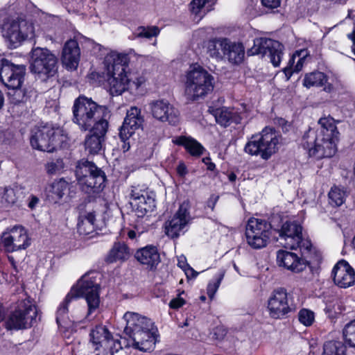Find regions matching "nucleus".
Returning <instances> with one entry per match:
<instances>
[{
  "label": "nucleus",
  "mask_w": 355,
  "mask_h": 355,
  "mask_svg": "<svg viewBox=\"0 0 355 355\" xmlns=\"http://www.w3.org/2000/svg\"><path fill=\"white\" fill-rule=\"evenodd\" d=\"M99 289L98 284L92 277L87 275L83 276L59 305L56 313L58 324L67 326L71 320L73 322L82 321L81 316L74 310L71 312V318L68 315L69 306L80 297H84L87 304L88 310L85 318H88L95 313L98 309L101 303Z\"/></svg>",
  "instance_id": "1"
},
{
  "label": "nucleus",
  "mask_w": 355,
  "mask_h": 355,
  "mask_svg": "<svg viewBox=\"0 0 355 355\" xmlns=\"http://www.w3.org/2000/svg\"><path fill=\"white\" fill-rule=\"evenodd\" d=\"M109 77L107 82L112 95H120L126 90L138 89L144 85L146 78L139 71H128V54L116 51L110 52L105 57Z\"/></svg>",
  "instance_id": "2"
},
{
  "label": "nucleus",
  "mask_w": 355,
  "mask_h": 355,
  "mask_svg": "<svg viewBox=\"0 0 355 355\" xmlns=\"http://www.w3.org/2000/svg\"><path fill=\"white\" fill-rule=\"evenodd\" d=\"M317 131L309 130L302 138V146L310 156L330 157L336 151L339 132L332 118H321Z\"/></svg>",
  "instance_id": "3"
},
{
  "label": "nucleus",
  "mask_w": 355,
  "mask_h": 355,
  "mask_svg": "<svg viewBox=\"0 0 355 355\" xmlns=\"http://www.w3.org/2000/svg\"><path fill=\"white\" fill-rule=\"evenodd\" d=\"M123 319L126 322L124 332L131 339V345L141 352L152 351L157 337L152 321L134 312H126Z\"/></svg>",
  "instance_id": "4"
},
{
  "label": "nucleus",
  "mask_w": 355,
  "mask_h": 355,
  "mask_svg": "<svg viewBox=\"0 0 355 355\" xmlns=\"http://www.w3.org/2000/svg\"><path fill=\"white\" fill-rule=\"evenodd\" d=\"M184 83L185 95L191 101L205 98L214 87L213 76L198 64L191 65L186 71Z\"/></svg>",
  "instance_id": "5"
},
{
  "label": "nucleus",
  "mask_w": 355,
  "mask_h": 355,
  "mask_svg": "<svg viewBox=\"0 0 355 355\" xmlns=\"http://www.w3.org/2000/svg\"><path fill=\"white\" fill-rule=\"evenodd\" d=\"M73 121L84 131L94 126L100 119H106L108 115L107 108L97 105L96 102L85 96L78 97L73 107Z\"/></svg>",
  "instance_id": "6"
},
{
  "label": "nucleus",
  "mask_w": 355,
  "mask_h": 355,
  "mask_svg": "<svg viewBox=\"0 0 355 355\" xmlns=\"http://www.w3.org/2000/svg\"><path fill=\"white\" fill-rule=\"evenodd\" d=\"M67 141V135L63 129L51 124L34 128L30 137L31 145L33 148L49 153L63 147Z\"/></svg>",
  "instance_id": "7"
},
{
  "label": "nucleus",
  "mask_w": 355,
  "mask_h": 355,
  "mask_svg": "<svg viewBox=\"0 0 355 355\" xmlns=\"http://www.w3.org/2000/svg\"><path fill=\"white\" fill-rule=\"evenodd\" d=\"M281 136L275 130L264 128L259 135H252L244 147V151L252 156L259 155L268 160L279 150Z\"/></svg>",
  "instance_id": "8"
},
{
  "label": "nucleus",
  "mask_w": 355,
  "mask_h": 355,
  "mask_svg": "<svg viewBox=\"0 0 355 355\" xmlns=\"http://www.w3.org/2000/svg\"><path fill=\"white\" fill-rule=\"evenodd\" d=\"M76 176L81 189L85 193L98 192L104 187V172L89 161L81 160L78 162Z\"/></svg>",
  "instance_id": "9"
},
{
  "label": "nucleus",
  "mask_w": 355,
  "mask_h": 355,
  "mask_svg": "<svg viewBox=\"0 0 355 355\" xmlns=\"http://www.w3.org/2000/svg\"><path fill=\"white\" fill-rule=\"evenodd\" d=\"M58 59L47 49L35 48L32 50L30 69L35 78L45 81L57 72Z\"/></svg>",
  "instance_id": "10"
},
{
  "label": "nucleus",
  "mask_w": 355,
  "mask_h": 355,
  "mask_svg": "<svg viewBox=\"0 0 355 355\" xmlns=\"http://www.w3.org/2000/svg\"><path fill=\"white\" fill-rule=\"evenodd\" d=\"M3 36L9 42L11 48H16L26 40L35 36V27L26 20L9 21L3 25Z\"/></svg>",
  "instance_id": "11"
},
{
  "label": "nucleus",
  "mask_w": 355,
  "mask_h": 355,
  "mask_svg": "<svg viewBox=\"0 0 355 355\" xmlns=\"http://www.w3.org/2000/svg\"><path fill=\"white\" fill-rule=\"evenodd\" d=\"M135 216L143 218L148 216L155 208V194L147 188L132 187L130 201Z\"/></svg>",
  "instance_id": "12"
},
{
  "label": "nucleus",
  "mask_w": 355,
  "mask_h": 355,
  "mask_svg": "<svg viewBox=\"0 0 355 355\" xmlns=\"http://www.w3.org/2000/svg\"><path fill=\"white\" fill-rule=\"evenodd\" d=\"M271 225L265 220L250 218L245 230L248 244L254 249H261L267 245L271 236Z\"/></svg>",
  "instance_id": "13"
},
{
  "label": "nucleus",
  "mask_w": 355,
  "mask_h": 355,
  "mask_svg": "<svg viewBox=\"0 0 355 355\" xmlns=\"http://www.w3.org/2000/svg\"><path fill=\"white\" fill-rule=\"evenodd\" d=\"M1 243L7 252L24 250L31 244L28 231L21 225H16L2 233Z\"/></svg>",
  "instance_id": "14"
},
{
  "label": "nucleus",
  "mask_w": 355,
  "mask_h": 355,
  "mask_svg": "<svg viewBox=\"0 0 355 355\" xmlns=\"http://www.w3.org/2000/svg\"><path fill=\"white\" fill-rule=\"evenodd\" d=\"M284 46L278 41L259 37L254 40V44L249 50L251 55H261L270 59L274 67H278L283 57Z\"/></svg>",
  "instance_id": "15"
},
{
  "label": "nucleus",
  "mask_w": 355,
  "mask_h": 355,
  "mask_svg": "<svg viewBox=\"0 0 355 355\" xmlns=\"http://www.w3.org/2000/svg\"><path fill=\"white\" fill-rule=\"evenodd\" d=\"M37 314L36 306L28 300H23L18 309L12 313L6 322L8 329H20L31 325Z\"/></svg>",
  "instance_id": "16"
},
{
  "label": "nucleus",
  "mask_w": 355,
  "mask_h": 355,
  "mask_svg": "<svg viewBox=\"0 0 355 355\" xmlns=\"http://www.w3.org/2000/svg\"><path fill=\"white\" fill-rule=\"evenodd\" d=\"M280 237L284 240V245L291 249L300 248L301 250H310L311 243L302 236L301 225L295 222H286L279 232Z\"/></svg>",
  "instance_id": "17"
},
{
  "label": "nucleus",
  "mask_w": 355,
  "mask_h": 355,
  "mask_svg": "<svg viewBox=\"0 0 355 355\" xmlns=\"http://www.w3.org/2000/svg\"><path fill=\"white\" fill-rule=\"evenodd\" d=\"M92 344L96 350L103 349V353L108 352L113 355L122 348L121 341L114 339L108 329L102 325L96 327L90 334Z\"/></svg>",
  "instance_id": "18"
},
{
  "label": "nucleus",
  "mask_w": 355,
  "mask_h": 355,
  "mask_svg": "<svg viewBox=\"0 0 355 355\" xmlns=\"http://www.w3.org/2000/svg\"><path fill=\"white\" fill-rule=\"evenodd\" d=\"M26 68L24 65H15L6 59L1 61L0 79L10 89H19L24 81Z\"/></svg>",
  "instance_id": "19"
},
{
  "label": "nucleus",
  "mask_w": 355,
  "mask_h": 355,
  "mask_svg": "<svg viewBox=\"0 0 355 355\" xmlns=\"http://www.w3.org/2000/svg\"><path fill=\"white\" fill-rule=\"evenodd\" d=\"M149 108L152 116L159 121L176 125L180 121L178 110L166 100L152 101L149 103Z\"/></svg>",
  "instance_id": "20"
},
{
  "label": "nucleus",
  "mask_w": 355,
  "mask_h": 355,
  "mask_svg": "<svg viewBox=\"0 0 355 355\" xmlns=\"http://www.w3.org/2000/svg\"><path fill=\"white\" fill-rule=\"evenodd\" d=\"M267 311L274 319H281L291 311L288 293L282 288L274 291L267 302Z\"/></svg>",
  "instance_id": "21"
},
{
  "label": "nucleus",
  "mask_w": 355,
  "mask_h": 355,
  "mask_svg": "<svg viewBox=\"0 0 355 355\" xmlns=\"http://www.w3.org/2000/svg\"><path fill=\"white\" fill-rule=\"evenodd\" d=\"M107 128V119H100L89 129L90 132L85 137V147L90 154H97L101 150Z\"/></svg>",
  "instance_id": "22"
},
{
  "label": "nucleus",
  "mask_w": 355,
  "mask_h": 355,
  "mask_svg": "<svg viewBox=\"0 0 355 355\" xmlns=\"http://www.w3.org/2000/svg\"><path fill=\"white\" fill-rule=\"evenodd\" d=\"M209 110L214 116L216 122L224 127H227L232 123H241L243 120L248 117L245 107L243 105L237 108L223 107L215 110L209 107Z\"/></svg>",
  "instance_id": "23"
},
{
  "label": "nucleus",
  "mask_w": 355,
  "mask_h": 355,
  "mask_svg": "<svg viewBox=\"0 0 355 355\" xmlns=\"http://www.w3.org/2000/svg\"><path fill=\"white\" fill-rule=\"evenodd\" d=\"M333 280L340 288H348L355 283V272L345 260L338 261L332 270Z\"/></svg>",
  "instance_id": "24"
},
{
  "label": "nucleus",
  "mask_w": 355,
  "mask_h": 355,
  "mask_svg": "<svg viewBox=\"0 0 355 355\" xmlns=\"http://www.w3.org/2000/svg\"><path fill=\"white\" fill-rule=\"evenodd\" d=\"M277 263L279 266L295 273L302 272L307 266L305 259L294 252L283 250L277 252Z\"/></svg>",
  "instance_id": "25"
},
{
  "label": "nucleus",
  "mask_w": 355,
  "mask_h": 355,
  "mask_svg": "<svg viewBox=\"0 0 355 355\" xmlns=\"http://www.w3.org/2000/svg\"><path fill=\"white\" fill-rule=\"evenodd\" d=\"M144 117L141 110L137 107H131L126 114L123 123L120 128L119 136L123 139H128L136 130L141 127Z\"/></svg>",
  "instance_id": "26"
},
{
  "label": "nucleus",
  "mask_w": 355,
  "mask_h": 355,
  "mask_svg": "<svg viewBox=\"0 0 355 355\" xmlns=\"http://www.w3.org/2000/svg\"><path fill=\"white\" fill-rule=\"evenodd\" d=\"M190 219L189 212L185 207L181 205L173 217L166 223V234L171 237L179 236Z\"/></svg>",
  "instance_id": "27"
},
{
  "label": "nucleus",
  "mask_w": 355,
  "mask_h": 355,
  "mask_svg": "<svg viewBox=\"0 0 355 355\" xmlns=\"http://www.w3.org/2000/svg\"><path fill=\"white\" fill-rule=\"evenodd\" d=\"M80 58V50L78 42L74 40L67 41L63 47L62 62L68 70L77 69Z\"/></svg>",
  "instance_id": "28"
},
{
  "label": "nucleus",
  "mask_w": 355,
  "mask_h": 355,
  "mask_svg": "<svg viewBox=\"0 0 355 355\" xmlns=\"http://www.w3.org/2000/svg\"><path fill=\"white\" fill-rule=\"evenodd\" d=\"M135 257L136 259L148 268L155 269L160 262V255L157 248L153 245H147L138 250Z\"/></svg>",
  "instance_id": "29"
},
{
  "label": "nucleus",
  "mask_w": 355,
  "mask_h": 355,
  "mask_svg": "<svg viewBox=\"0 0 355 355\" xmlns=\"http://www.w3.org/2000/svg\"><path fill=\"white\" fill-rule=\"evenodd\" d=\"M309 53L306 49L297 51L291 58L288 65L284 69V73L286 80H288L293 73H297L302 70L306 58Z\"/></svg>",
  "instance_id": "30"
},
{
  "label": "nucleus",
  "mask_w": 355,
  "mask_h": 355,
  "mask_svg": "<svg viewBox=\"0 0 355 355\" xmlns=\"http://www.w3.org/2000/svg\"><path fill=\"white\" fill-rule=\"evenodd\" d=\"M173 143L183 146L191 156L198 157L205 150V148L197 140L191 137L179 136L172 140Z\"/></svg>",
  "instance_id": "31"
},
{
  "label": "nucleus",
  "mask_w": 355,
  "mask_h": 355,
  "mask_svg": "<svg viewBox=\"0 0 355 355\" xmlns=\"http://www.w3.org/2000/svg\"><path fill=\"white\" fill-rule=\"evenodd\" d=\"M327 76L322 72L313 71L306 73L303 80V85L306 88L311 87H324V90L331 92L333 87L327 83Z\"/></svg>",
  "instance_id": "32"
},
{
  "label": "nucleus",
  "mask_w": 355,
  "mask_h": 355,
  "mask_svg": "<svg viewBox=\"0 0 355 355\" xmlns=\"http://www.w3.org/2000/svg\"><path fill=\"white\" fill-rule=\"evenodd\" d=\"M245 55V49L242 44L228 40L224 57L232 64L241 63Z\"/></svg>",
  "instance_id": "33"
},
{
  "label": "nucleus",
  "mask_w": 355,
  "mask_h": 355,
  "mask_svg": "<svg viewBox=\"0 0 355 355\" xmlns=\"http://www.w3.org/2000/svg\"><path fill=\"white\" fill-rule=\"evenodd\" d=\"M228 40L218 38L209 40L207 45V53L213 58L222 59L224 57Z\"/></svg>",
  "instance_id": "34"
},
{
  "label": "nucleus",
  "mask_w": 355,
  "mask_h": 355,
  "mask_svg": "<svg viewBox=\"0 0 355 355\" xmlns=\"http://www.w3.org/2000/svg\"><path fill=\"white\" fill-rule=\"evenodd\" d=\"M130 252L127 245L123 243H116L110 250L106 260L109 263L123 261L128 259Z\"/></svg>",
  "instance_id": "35"
},
{
  "label": "nucleus",
  "mask_w": 355,
  "mask_h": 355,
  "mask_svg": "<svg viewBox=\"0 0 355 355\" xmlns=\"http://www.w3.org/2000/svg\"><path fill=\"white\" fill-rule=\"evenodd\" d=\"M214 3V0H192L189 4L190 11L198 20H200L211 10Z\"/></svg>",
  "instance_id": "36"
},
{
  "label": "nucleus",
  "mask_w": 355,
  "mask_h": 355,
  "mask_svg": "<svg viewBox=\"0 0 355 355\" xmlns=\"http://www.w3.org/2000/svg\"><path fill=\"white\" fill-rule=\"evenodd\" d=\"M69 189V183L63 178L55 180L46 189L49 197L53 199H61Z\"/></svg>",
  "instance_id": "37"
},
{
  "label": "nucleus",
  "mask_w": 355,
  "mask_h": 355,
  "mask_svg": "<svg viewBox=\"0 0 355 355\" xmlns=\"http://www.w3.org/2000/svg\"><path fill=\"white\" fill-rule=\"evenodd\" d=\"M95 215L87 213L79 216L78 223V230L80 234L87 235L93 232L94 229Z\"/></svg>",
  "instance_id": "38"
},
{
  "label": "nucleus",
  "mask_w": 355,
  "mask_h": 355,
  "mask_svg": "<svg viewBox=\"0 0 355 355\" xmlns=\"http://www.w3.org/2000/svg\"><path fill=\"white\" fill-rule=\"evenodd\" d=\"M347 191L344 187L334 186L331 187L329 192V198L330 204L334 206L339 207L342 205L346 199Z\"/></svg>",
  "instance_id": "39"
},
{
  "label": "nucleus",
  "mask_w": 355,
  "mask_h": 355,
  "mask_svg": "<svg viewBox=\"0 0 355 355\" xmlns=\"http://www.w3.org/2000/svg\"><path fill=\"white\" fill-rule=\"evenodd\" d=\"M322 355H345V347L340 342H327L324 345Z\"/></svg>",
  "instance_id": "40"
},
{
  "label": "nucleus",
  "mask_w": 355,
  "mask_h": 355,
  "mask_svg": "<svg viewBox=\"0 0 355 355\" xmlns=\"http://www.w3.org/2000/svg\"><path fill=\"white\" fill-rule=\"evenodd\" d=\"M17 201L15 191L12 188H5L1 193V207L8 208L15 204Z\"/></svg>",
  "instance_id": "41"
},
{
  "label": "nucleus",
  "mask_w": 355,
  "mask_h": 355,
  "mask_svg": "<svg viewBox=\"0 0 355 355\" xmlns=\"http://www.w3.org/2000/svg\"><path fill=\"white\" fill-rule=\"evenodd\" d=\"M159 33V29L155 26H139L134 33L135 38L144 37L150 39L156 37Z\"/></svg>",
  "instance_id": "42"
},
{
  "label": "nucleus",
  "mask_w": 355,
  "mask_h": 355,
  "mask_svg": "<svg viewBox=\"0 0 355 355\" xmlns=\"http://www.w3.org/2000/svg\"><path fill=\"white\" fill-rule=\"evenodd\" d=\"M65 165L62 159H56L48 162L45 164L46 172L51 175L60 174L64 171Z\"/></svg>",
  "instance_id": "43"
},
{
  "label": "nucleus",
  "mask_w": 355,
  "mask_h": 355,
  "mask_svg": "<svg viewBox=\"0 0 355 355\" xmlns=\"http://www.w3.org/2000/svg\"><path fill=\"white\" fill-rule=\"evenodd\" d=\"M343 334L345 343L355 347V320L345 324Z\"/></svg>",
  "instance_id": "44"
},
{
  "label": "nucleus",
  "mask_w": 355,
  "mask_h": 355,
  "mask_svg": "<svg viewBox=\"0 0 355 355\" xmlns=\"http://www.w3.org/2000/svg\"><path fill=\"white\" fill-rule=\"evenodd\" d=\"M298 320L303 325L310 327L315 321V313L311 310L302 309L298 313Z\"/></svg>",
  "instance_id": "45"
},
{
  "label": "nucleus",
  "mask_w": 355,
  "mask_h": 355,
  "mask_svg": "<svg viewBox=\"0 0 355 355\" xmlns=\"http://www.w3.org/2000/svg\"><path fill=\"white\" fill-rule=\"evenodd\" d=\"M224 272H220L216 275L215 278L211 280L207 286V295L210 299H213L216 293L217 292L220 284L224 277Z\"/></svg>",
  "instance_id": "46"
},
{
  "label": "nucleus",
  "mask_w": 355,
  "mask_h": 355,
  "mask_svg": "<svg viewBox=\"0 0 355 355\" xmlns=\"http://www.w3.org/2000/svg\"><path fill=\"white\" fill-rule=\"evenodd\" d=\"M178 266L184 271L189 278H195L198 275V273L187 263L184 255L178 257Z\"/></svg>",
  "instance_id": "47"
},
{
  "label": "nucleus",
  "mask_w": 355,
  "mask_h": 355,
  "mask_svg": "<svg viewBox=\"0 0 355 355\" xmlns=\"http://www.w3.org/2000/svg\"><path fill=\"white\" fill-rule=\"evenodd\" d=\"M182 295H184V291H182L177 297L170 302L169 306L171 309H177L185 304L186 300L182 297Z\"/></svg>",
  "instance_id": "48"
},
{
  "label": "nucleus",
  "mask_w": 355,
  "mask_h": 355,
  "mask_svg": "<svg viewBox=\"0 0 355 355\" xmlns=\"http://www.w3.org/2000/svg\"><path fill=\"white\" fill-rule=\"evenodd\" d=\"M263 6L268 8H275L280 5V0H261Z\"/></svg>",
  "instance_id": "49"
},
{
  "label": "nucleus",
  "mask_w": 355,
  "mask_h": 355,
  "mask_svg": "<svg viewBox=\"0 0 355 355\" xmlns=\"http://www.w3.org/2000/svg\"><path fill=\"white\" fill-rule=\"evenodd\" d=\"M87 46L88 48H90V50L92 51L94 53H96L98 51H101V45L95 43L94 41L88 40L87 41Z\"/></svg>",
  "instance_id": "50"
},
{
  "label": "nucleus",
  "mask_w": 355,
  "mask_h": 355,
  "mask_svg": "<svg viewBox=\"0 0 355 355\" xmlns=\"http://www.w3.org/2000/svg\"><path fill=\"white\" fill-rule=\"evenodd\" d=\"M177 173L181 177H184L187 175V168L184 163L181 162L178 164L177 166Z\"/></svg>",
  "instance_id": "51"
},
{
  "label": "nucleus",
  "mask_w": 355,
  "mask_h": 355,
  "mask_svg": "<svg viewBox=\"0 0 355 355\" xmlns=\"http://www.w3.org/2000/svg\"><path fill=\"white\" fill-rule=\"evenodd\" d=\"M218 196H211V198H209V200L207 202L208 207H209L211 209H213L216 202L218 201Z\"/></svg>",
  "instance_id": "52"
},
{
  "label": "nucleus",
  "mask_w": 355,
  "mask_h": 355,
  "mask_svg": "<svg viewBox=\"0 0 355 355\" xmlns=\"http://www.w3.org/2000/svg\"><path fill=\"white\" fill-rule=\"evenodd\" d=\"M39 202V199L35 196H32L29 202L28 207L31 209H33Z\"/></svg>",
  "instance_id": "53"
},
{
  "label": "nucleus",
  "mask_w": 355,
  "mask_h": 355,
  "mask_svg": "<svg viewBox=\"0 0 355 355\" xmlns=\"http://www.w3.org/2000/svg\"><path fill=\"white\" fill-rule=\"evenodd\" d=\"M121 139L123 142V144L121 146V149L124 153L127 152L130 149V144L128 142H126V140L128 139H123L121 137Z\"/></svg>",
  "instance_id": "54"
},
{
  "label": "nucleus",
  "mask_w": 355,
  "mask_h": 355,
  "mask_svg": "<svg viewBox=\"0 0 355 355\" xmlns=\"http://www.w3.org/2000/svg\"><path fill=\"white\" fill-rule=\"evenodd\" d=\"M128 236L130 239H134L137 237V232L135 230H130L128 232Z\"/></svg>",
  "instance_id": "55"
},
{
  "label": "nucleus",
  "mask_w": 355,
  "mask_h": 355,
  "mask_svg": "<svg viewBox=\"0 0 355 355\" xmlns=\"http://www.w3.org/2000/svg\"><path fill=\"white\" fill-rule=\"evenodd\" d=\"M352 40L353 42L352 46V51L354 53V54L355 55V33L353 34V35L352 37Z\"/></svg>",
  "instance_id": "56"
},
{
  "label": "nucleus",
  "mask_w": 355,
  "mask_h": 355,
  "mask_svg": "<svg viewBox=\"0 0 355 355\" xmlns=\"http://www.w3.org/2000/svg\"><path fill=\"white\" fill-rule=\"evenodd\" d=\"M3 103H4L3 94L1 92V91H0V109L3 107Z\"/></svg>",
  "instance_id": "57"
},
{
  "label": "nucleus",
  "mask_w": 355,
  "mask_h": 355,
  "mask_svg": "<svg viewBox=\"0 0 355 355\" xmlns=\"http://www.w3.org/2000/svg\"><path fill=\"white\" fill-rule=\"evenodd\" d=\"M215 168V164L211 162L207 164V169L209 171H213Z\"/></svg>",
  "instance_id": "58"
},
{
  "label": "nucleus",
  "mask_w": 355,
  "mask_h": 355,
  "mask_svg": "<svg viewBox=\"0 0 355 355\" xmlns=\"http://www.w3.org/2000/svg\"><path fill=\"white\" fill-rule=\"evenodd\" d=\"M202 162L207 165L209 162H210V159L209 157H205L202 159Z\"/></svg>",
  "instance_id": "59"
},
{
  "label": "nucleus",
  "mask_w": 355,
  "mask_h": 355,
  "mask_svg": "<svg viewBox=\"0 0 355 355\" xmlns=\"http://www.w3.org/2000/svg\"><path fill=\"white\" fill-rule=\"evenodd\" d=\"M334 313H340L341 312V309H340L339 306H338V308L336 309L335 307H334Z\"/></svg>",
  "instance_id": "60"
},
{
  "label": "nucleus",
  "mask_w": 355,
  "mask_h": 355,
  "mask_svg": "<svg viewBox=\"0 0 355 355\" xmlns=\"http://www.w3.org/2000/svg\"><path fill=\"white\" fill-rule=\"evenodd\" d=\"M352 245L353 248L355 250V236H354V238L352 239Z\"/></svg>",
  "instance_id": "61"
},
{
  "label": "nucleus",
  "mask_w": 355,
  "mask_h": 355,
  "mask_svg": "<svg viewBox=\"0 0 355 355\" xmlns=\"http://www.w3.org/2000/svg\"><path fill=\"white\" fill-rule=\"evenodd\" d=\"M3 279V273L0 271V282H1Z\"/></svg>",
  "instance_id": "62"
},
{
  "label": "nucleus",
  "mask_w": 355,
  "mask_h": 355,
  "mask_svg": "<svg viewBox=\"0 0 355 355\" xmlns=\"http://www.w3.org/2000/svg\"><path fill=\"white\" fill-rule=\"evenodd\" d=\"M200 300H201L202 301H205V300H206L205 296H201V297H200Z\"/></svg>",
  "instance_id": "63"
},
{
  "label": "nucleus",
  "mask_w": 355,
  "mask_h": 355,
  "mask_svg": "<svg viewBox=\"0 0 355 355\" xmlns=\"http://www.w3.org/2000/svg\"><path fill=\"white\" fill-rule=\"evenodd\" d=\"M234 268L237 272H239L238 267L236 266V265L235 263L234 264Z\"/></svg>",
  "instance_id": "64"
}]
</instances>
